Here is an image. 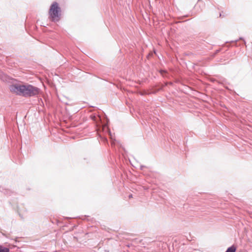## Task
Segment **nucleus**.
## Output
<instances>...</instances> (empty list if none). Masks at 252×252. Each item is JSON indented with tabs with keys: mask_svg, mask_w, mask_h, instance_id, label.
<instances>
[{
	"mask_svg": "<svg viewBox=\"0 0 252 252\" xmlns=\"http://www.w3.org/2000/svg\"><path fill=\"white\" fill-rule=\"evenodd\" d=\"M9 89L12 93L26 97L37 95L40 92L38 88L31 85L14 84L10 86Z\"/></svg>",
	"mask_w": 252,
	"mask_h": 252,
	"instance_id": "1",
	"label": "nucleus"
},
{
	"mask_svg": "<svg viewBox=\"0 0 252 252\" xmlns=\"http://www.w3.org/2000/svg\"><path fill=\"white\" fill-rule=\"evenodd\" d=\"M49 18L52 22H58L61 19V9L57 2H54L49 10Z\"/></svg>",
	"mask_w": 252,
	"mask_h": 252,
	"instance_id": "2",
	"label": "nucleus"
},
{
	"mask_svg": "<svg viewBox=\"0 0 252 252\" xmlns=\"http://www.w3.org/2000/svg\"><path fill=\"white\" fill-rule=\"evenodd\" d=\"M91 119L95 122L98 130L101 128L102 131L108 132L112 139L111 132L107 127V124L103 122L99 116L91 115Z\"/></svg>",
	"mask_w": 252,
	"mask_h": 252,
	"instance_id": "3",
	"label": "nucleus"
},
{
	"mask_svg": "<svg viewBox=\"0 0 252 252\" xmlns=\"http://www.w3.org/2000/svg\"><path fill=\"white\" fill-rule=\"evenodd\" d=\"M0 191L8 196H10L14 193V192L11 189H6L2 186H0Z\"/></svg>",
	"mask_w": 252,
	"mask_h": 252,
	"instance_id": "4",
	"label": "nucleus"
},
{
	"mask_svg": "<svg viewBox=\"0 0 252 252\" xmlns=\"http://www.w3.org/2000/svg\"><path fill=\"white\" fill-rule=\"evenodd\" d=\"M236 250V248L234 246H232L230 247H229L225 252H235Z\"/></svg>",
	"mask_w": 252,
	"mask_h": 252,
	"instance_id": "5",
	"label": "nucleus"
},
{
	"mask_svg": "<svg viewBox=\"0 0 252 252\" xmlns=\"http://www.w3.org/2000/svg\"><path fill=\"white\" fill-rule=\"evenodd\" d=\"M9 250L8 248L3 247L1 246H0V252H9Z\"/></svg>",
	"mask_w": 252,
	"mask_h": 252,
	"instance_id": "6",
	"label": "nucleus"
},
{
	"mask_svg": "<svg viewBox=\"0 0 252 252\" xmlns=\"http://www.w3.org/2000/svg\"><path fill=\"white\" fill-rule=\"evenodd\" d=\"M144 167H145V166H144V165H141V166H140V169H141V170H143V168H144Z\"/></svg>",
	"mask_w": 252,
	"mask_h": 252,
	"instance_id": "7",
	"label": "nucleus"
},
{
	"mask_svg": "<svg viewBox=\"0 0 252 252\" xmlns=\"http://www.w3.org/2000/svg\"><path fill=\"white\" fill-rule=\"evenodd\" d=\"M239 39H240V40H243L245 41L243 37H240V38H239ZM244 42H245V43L246 44V42H245V41H244Z\"/></svg>",
	"mask_w": 252,
	"mask_h": 252,
	"instance_id": "8",
	"label": "nucleus"
},
{
	"mask_svg": "<svg viewBox=\"0 0 252 252\" xmlns=\"http://www.w3.org/2000/svg\"><path fill=\"white\" fill-rule=\"evenodd\" d=\"M128 197H129V198H131L132 197V194H130V195H129Z\"/></svg>",
	"mask_w": 252,
	"mask_h": 252,
	"instance_id": "9",
	"label": "nucleus"
}]
</instances>
